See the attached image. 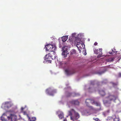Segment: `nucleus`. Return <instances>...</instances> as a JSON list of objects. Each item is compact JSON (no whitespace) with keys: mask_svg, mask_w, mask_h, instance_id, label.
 <instances>
[{"mask_svg":"<svg viewBox=\"0 0 121 121\" xmlns=\"http://www.w3.org/2000/svg\"><path fill=\"white\" fill-rule=\"evenodd\" d=\"M117 98L116 96L114 95H109L103 100V102L106 106H107V104H108V106H109L111 103V101H114Z\"/></svg>","mask_w":121,"mask_h":121,"instance_id":"nucleus-1","label":"nucleus"},{"mask_svg":"<svg viewBox=\"0 0 121 121\" xmlns=\"http://www.w3.org/2000/svg\"><path fill=\"white\" fill-rule=\"evenodd\" d=\"M69 112V115L70 116L71 119L73 121L77 119L80 117L78 113L73 109H72Z\"/></svg>","mask_w":121,"mask_h":121,"instance_id":"nucleus-2","label":"nucleus"},{"mask_svg":"<svg viewBox=\"0 0 121 121\" xmlns=\"http://www.w3.org/2000/svg\"><path fill=\"white\" fill-rule=\"evenodd\" d=\"M57 57L55 55V52H50L48 54H47L45 57V60L48 61V62L51 63L52 60L56 59Z\"/></svg>","mask_w":121,"mask_h":121,"instance_id":"nucleus-3","label":"nucleus"},{"mask_svg":"<svg viewBox=\"0 0 121 121\" xmlns=\"http://www.w3.org/2000/svg\"><path fill=\"white\" fill-rule=\"evenodd\" d=\"M45 48L46 50L49 51L50 52L52 53L53 52H55L56 49V47L55 45L48 44L45 46Z\"/></svg>","mask_w":121,"mask_h":121,"instance_id":"nucleus-4","label":"nucleus"},{"mask_svg":"<svg viewBox=\"0 0 121 121\" xmlns=\"http://www.w3.org/2000/svg\"><path fill=\"white\" fill-rule=\"evenodd\" d=\"M13 105V104L10 102H6L2 104L1 107L2 108L5 109L9 108Z\"/></svg>","mask_w":121,"mask_h":121,"instance_id":"nucleus-5","label":"nucleus"},{"mask_svg":"<svg viewBox=\"0 0 121 121\" xmlns=\"http://www.w3.org/2000/svg\"><path fill=\"white\" fill-rule=\"evenodd\" d=\"M102 49L99 48V50L98 49L94 48V52L95 54H98L97 57L99 58L102 56Z\"/></svg>","mask_w":121,"mask_h":121,"instance_id":"nucleus-6","label":"nucleus"},{"mask_svg":"<svg viewBox=\"0 0 121 121\" xmlns=\"http://www.w3.org/2000/svg\"><path fill=\"white\" fill-rule=\"evenodd\" d=\"M68 48L66 46L62 48L63 52L62 53V55L64 57H66L67 54Z\"/></svg>","mask_w":121,"mask_h":121,"instance_id":"nucleus-7","label":"nucleus"},{"mask_svg":"<svg viewBox=\"0 0 121 121\" xmlns=\"http://www.w3.org/2000/svg\"><path fill=\"white\" fill-rule=\"evenodd\" d=\"M90 103H91L92 104H95L97 106H99V110H100L101 109V105L100 103L97 102H95L94 99H90Z\"/></svg>","mask_w":121,"mask_h":121,"instance_id":"nucleus-8","label":"nucleus"},{"mask_svg":"<svg viewBox=\"0 0 121 121\" xmlns=\"http://www.w3.org/2000/svg\"><path fill=\"white\" fill-rule=\"evenodd\" d=\"M65 71L66 73L68 75L73 74L75 72V70L73 69H72L71 70H68L67 69H66Z\"/></svg>","mask_w":121,"mask_h":121,"instance_id":"nucleus-9","label":"nucleus"},{"mask_svg":"<svg viewBox=\"0 0 121 121\" xmlns=\"http://www.w3.org/2000/svg\"><path fill=\"white\" fill-rule=\"evenodd\" d=\"M75 43L76 44L77 46H79L81 43H82V41L81 39L78 38H76L75 39Z\"/></svg>","mask_w":121,"mask_h":121,"instance_id":"nucleus-10","label":"nucleus"},{"mask_svg":"<svg viewBox=\"0 0 121 121\" xmlns=\"http://www.w3.org/2000/svg\"><path fill=\"white\" fill-rule=\"evenodd\" d=\"M71 95H72V96L73 97L78 96L80 95L78 93H68L67 95V96H70Z\"/></svg>","mask_w":121,"mask_h":121,"instance_id":"nucleus-11","label":"nucleus"},{"mask_svg":"<svg viewBox=\"0 0 121 121\" xmlns=\"http://www.w3.org/2000/svg\"><path fill=\"white\" fill-rule=\"evenodd\" d=\"M70 103L74 105H78L79 104V102L78 100H72L70 102Z\"/></svg>","mask_w":121,"mask_h":121,"instance_id":"nucleus-12","label":"nucleus"},{"mask_svg":"<svg viewBox=\"0 0 121 121\" xmlns=\"http://www.w3.org/2000/svg\"><path fill=\"white\" fill-rule=\"evenodd\" d=\"M8 118V119H9V117L7 116L6 115L4 114H3L1 116V119L2 120L6 121L7 120V118Z\"/></svg>","mask_w":121,"mask_h":121,"instance_id":"nucleus-13","label":"nucleus"},{"mask_svg":"<svg viewBox=\"0 0 121 121\" xmlns=\"http://www.w3.org/2000/svg\"><path fill=\"white\" fill-rule=\"evenodd\" d=\"M17 117L15 115H13L11 116V121H17Z\"/></svg>","mask_w":121,"mask_h":121,"instance_id":"nucleus-14","label":"nucleus"},{"mask_svg":"<svg viewBox=\"0 0 121 121\" xmlns=\"http://www.w3.org/2000/svg\"><path fill=\"white\" fill-rule=\"evenodd\" d=\"M99 93L102 96H103L105 94V91L104 90H101L99 91Z\"/></svg>","mask_w":121,"mask_h":121,"instance_id":"nucleus-15","label":"nucleus"},{"mask_svg":"<svg viewBox=\"0 0 121 121\" xmlns=\"http://www.w3.org/2000/svg\"><path fill=\"white\" fill-rule=\"evenodd\" d=\"M58 112L60 113V114L58 115L59 118L60 119H62L64 117L63 113L60 112Z\"/></svg>","mask_w":121,"mask_h":121,"instance_id":"nucleus-16","label":"nucleus"},{"mask_svg":"<svg viewBox=\"0 0 121 121\" xmlns=\"http://www.w3.org/2000/svg\"><path fill=\"white\" fill-rule=\"evenodd\" d=\"M77 46L78 48H84L85 45L83 43V42H82V43H81L79 45V46Z\"/></svg>","mask_w":121,"mask_h":121,"instance_id":"nucleus-17","label":"nucleus"},{"mask_svg":"<svg viewBox=\"0 0 121 121\" xmlns=\"http://www.w3.org/2000/svg\"><path fill=\"white\" fill-rule=\"evenodd\" d=\"M28 118L29 121H35L36 120V118L35 117H33L30 118L29 117Z\"/></svg>","mask_w":121,"mask_h":121,"instance_id":"nucleus-18","label":"nucleus"},{"mask_svg":"<svg viewBox=\"0 0 121 121\" xmlns=\"http://www.w3.org/2000/svg\"><path fill=\"white\" fill-rule=\"evenodd\" d=\"M67 37L66 36H63L62 38V41L63 42H65L67 40Z\"/></svg>","mask_w":121,"mask_h":121,"instance_id":"nucleus-19","label":"nucleus"},{"mask_svg":"<svg viewBox=\"0 0 121 121\" xmlns=\"http://www.w3.org/2000/svg\"><path fill=\"white\" fill-rule=\"evenodd\" d=\"M107 121H113V119L112 117H109L107 118Z\"/></svg>","mask_w":121,"mask_h":121,"instance_id":"nucleus-20","label":"nucleus"},{"mask_svg":"<svg viewBox=\"0 0 121 121\" xmlns=\"http://www.w3.org/2000/svg\"><path fill=\"white\" fill-rule=\"evenodd\" d=\"M90 99H86L85 102L86 105L88 106L89 104L90 103Z\"/></svg>","mask_w":121,"mask_h":121,"instance_id":"nucleus-21","label":"nucleus"},{"mask_svg":"<svg viewBox=\"0 0 121 121\" xmlns=\"http://www.w3.org/2000/svg\"><path fill=\"white\" fill-rule=\"evenodd\" d=\"M76 51L74 49H73L71 51V55H73V54L76 53Z\"/></svg>","mask_w":121,"mask_h":121,"instance_id":"nucleus-22","label":"nucleus"},{"mask_svg":"<svg viewBox=\"0 0 121 121\" xmlns=\"http://www.w3.org/2000/svg\"><path fill=\"white\" fill-rule=\"evenodd\" d=\"M113 121H120V119L118 117H116L113 119Z\"/></svg>","mask_w":121,"mask_h":121,"instance_id":"nucleus-23","label":"nucleus"},{"mask_svg":"<svg viewBox=\"0 0 121 121\" xmlns=\"http://www.w3.org/2000/svg\"><path fill=\"white\" fill-rule=\"evenodd\" d=\"M50 89H51V88H48V89H47L46 90V92L48 94H50V95H53L52 94L50 93L49 92V91H50Z\"/></svg>","mask_w":121,"mask_h":121,"instance_id":"nucleus-24","label":"nucleus"},{"mask_svg":"<svg viewBox=\"0 0 121 121\" xmlns=\"http://www.w3.org/2000/svg\"><path fill=\"white\" fill-rule=\"evenodd\" d=\"M111 83L112 84L113 86L114 87L117 86L118 84L117 83H114L113 82H111Z\"/></svg>","mask_w":121,"mask_h":121,"instance_id":"nucleus-25","label":"nucleus"},{"mask_svg":"<svg viewBox=\"0 0 121 121\" xmlns=\"http://www.w3.org/2000/svg\"><path fill=\"white\" fill-rule=\"evenodd\" d=\"M89 112L88 111H84V114L85 115H89Z\"/></svg>","mask_w":121,"mask_h":121,"instance_id":"nucleus-26","label":"nucleus"},{"mask_svg":"<svg viewBox=\"0 0 121 121\" xmlns=\"http://www.w3.org/2000/svg\"><path fill=\"white\" fill-rule=\"evenodd\" d=\"M23 114L24 115H26L28 117H29L28 116V115L26 111H24L23 112Z\"/></svg>","mask_w":121,"mask_h":121,"instance_id":"nucleus-27","label":"nucleus"},{"mask_svg":"<svg viewBox=\"0 0 121 121\" xmlns=\"http://www.w3.org/2000/svg\"><path fill=\"white\" fill-rule=\"evenodd\" d=\"M95 83V82L94 81H91V85H94Z\"/></svg>","mask_w":121,"mask_h":121,"instance_id":"nucleus-28","label":"nucleus"},{"mask_svg":"<svg viewBox=\"0 0 121 121\" xmlns=\"http://www.w3.org/2000/svg\"><path fill=\"white\" fill-rule=\"evenodd\" d=\"M93 119L94 120H95L96 121H99V119L98 118H93Z\"/></svg>","mask_w":121,"mask_h":121,"instance_id":"nucleus-29","label":"nucleus"},{"mask_svg":"<svg viewBox=\"0 0 121 121\" xmlns=\"http://www.w3.org/2000/svg\"><path fill=\"white\" fill-rule=\"evenodd\" d=\"M51 92L53 93L56 92V91L55 90H53L51 91Z\"/></svg>","mask_w":121,"mask_h":121,"instance_id":"nucleus-30","label":"nucleus"},{"mask_svg":"<svg viewBox=\"0 0 121 121\" xmlns=\"http://www.w3.org/2000/svg\"><path fill=\"white\" fill-rule=\"evenodd\" d=\"M98 44V43L96 42H95L94 44V45L95 46L97 45Z\"/></svg>","mask_w":121,"mask_h":121,"instance_id":"nucleus-31","label":"nucleus"},{"mask_svg":"<svg viewBox=\"0 0 121 121\" xmlns=\"http://www.w3.org/2000/svg\"><path fill=\"white\" fill-rule=\"evenodd\" d=\"M25 108H24L23 107H22L21 108V110L22 111Z\"/></svg>","mask_w":121,"mask_h":121,"instance_id":"nucleus-32","label":"nucleus"},{"mask_svg":"<svg viewBox=\"0 0 121 121\" xmlns=\"http://www.w3.org/2000/svg\"><path fill=\"white\" fill-rule=\"evenodd\" d=\"M119 77H121V73H119Z\"/></svg>","mask_w":121,"mask_h":121,"instance_id":"nucleus-33","label":"nucleus"},{"mask_svg":"<svg viewBox=\"0 0 121 121\" xmlns=\"http://www.w3.org/2000/svg\"><path fill=\"white\" fill-rule=\"evenodd\" d=\"M76 34V33L73 34H72V36H73V35H75Z\"/></svg>","mask_w":121,"mask_h":121,"instance_id":"nucleus-34","label":"nucleus"},{"mask_svg":"<svg viewBox=\"0 0 121 121\" xmlns=\"http://www.w3.org/2000/svg\"><path fill=\"white\" fill-rule=\"evenodd\" d=\"M63 121H67V119H64L63 120Z\"/></svg>","mask_w":121,"mask_h":121,"instance_id":"nucleus-35","label":"nucleus"},{"mask_svg":"<svg viewBox=\"0 0 121 121\" xmlns=\"http://www.w3.org/2000/svg\"><path fill=\"white\" fill-rule=\"evenodd\" d=\"M111 61H113L114 60L113 59L111 58Z\"/></svg>","mask_w":121,"mask_h":121,"instance_id":"nucleus-36","label":"nucleus"},{"mask_svg":"<svg viewBox=\"0 0 121 121\" xmlns=\"http://www.w3.org/2000/svg\"><path fill=\"white\" fill-rule=\"evenodd\" d=\"M86 51L85 52V53H84V54L85 55H86Z\"/></svg>","mask_w":121,"mask_h":121,"instance_id":"nucleus-37","label":"nucleus"},{"mask_svg":"<svg viewBox=\"0 0 121 121\" xmlns=\"http://www.w3.org/2000/svg\"><path fill=\"white\" fill-rule=\"evenodd\" d=\"M26 107V106H25V107Z\"/></svg>","mask_w":121,"mask_h":121,"instance_id":"nucleus-38","label":"nucleus"},{"mask_svg":"<svg viewBox=\"0 0 121 121\" xmlns=\"http://www.w3.org/2000/svg\"><path fill=\"white\" fill-rule=\"evenodd\" d=\"M79 49V51H80V49Z\"/></svg>","mask_w":121,"mask_h":121,"instance_id":"nucleus-39","label":"nucleus"}]
</instances>
